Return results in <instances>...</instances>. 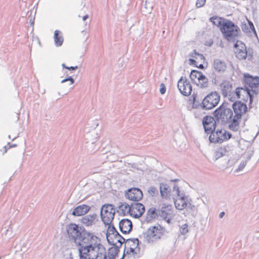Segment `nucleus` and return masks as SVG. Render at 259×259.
I'll list each match as a JSON object with an SVG mask.
<instances>
[{
	"mask_svg": "<svg viewBox=\"0 0 259 259\" xmlns=\"http://www.w3.org/2000/svg\"><path fill=\"white\" fill-rule=\"evenodd\" d=\"M67 233L78 247L80 259H107L106 248L94 233L86 230L80 232L78 226L72 224L69 226Z\"/></svg>",
	"mask_w": 259,
	"mask_h": 259,
	"instance_id": "obj_1",
	"label": "nucleus"
},
{
	"mask_svg": "<svg viewBox=\"0 0 259 259\" xmlns=\"http://www.w3.org/2000/svg\"><path fill=\"white\" fill-rule=\"evenodd\" d=\"M112 167L115 168L114 173L121 175L120 176H133L132 174H138L143 176H157L156 173L158 171L149 168L145 162L130 163L125 161H118L114 164Z\"/></svg>",
	"mask_w": 259,
	"mask_h": 259,
	"instance_id": "obj_2",
	"label": "nucleus"
},
{
	"mask_svg": "<svg viewBox=\"0 0 259 259\" xmlns=\"http://www.w3.org/2000/svg\"><path fill=\"white\" fill-rule=\"evenodd\" d=\"M170 185H172L173 200L176 208L181 210L186 209L194 211L196 207L192 203L191 198L189 195H186L180 191L179 179H174L170 181Z\"/></svg>",
	"mask_w": 259,
	"mask_h": 259,
	"instance_id": "obj_3",
	"label": "nucleus"
},
{
	"mask_svg": "<svg viewBox=\"0 0 259 259\" xmlns=\"http://www.w3.org/2000/svg\"><path fill=\"white\" fill-rule=\"evenodd\" d=\"M233 118L232 123L229 125L230 130L237 132L240 128V123L242 117L245 114L247 111L246 105L241 101L235 102L232 105Z\"/></svg>",
	"mask_w": 259,
	"mask_h": 259,
	"instance_id": "obj_4",
	"label": "nucleus"
},
{
	"mask_svg": "<svg viewBox=\"0 0 259 259\" xmlns=\"http://www.w3.org/2000/svg\"><path fill=\"white\" fill-rule=\"evenodd\" d=\"M220 30L224 38L229 41H234L240 31L239 27L230 20L224 21Z\"/></svg>",
	"mask_w": 259,
	"mask_h": 259,
	"instance_id": "obj_5",
	"label": "nucleus"
},
{
	"mask_svg": "<svg viewBox=\"0 0 259 259\" xmlns=\"http://www.w3.org/2000/svg\"><path fill=\"white\" fill-rule=\"evenodd\" d=\"M213 115L216 120L222 123H232L233 117V111L230 108H227L225 106L221 105L213 112Z\"/></svg>",
	"mask_w": 259,
	"mask_h": 259,
	"instance_id": "obj_6",
	"label": "nucleus"
},
{
	"mask_svg": "<svg viewBox=\"0 0 259 259\" xmlns=\"http://www.w3.org/2000/svg\"><path fill=\"white\" fill-rule=\"evenodd\" d=\"M213 72L211 75V82L213 84L217 85L220 81V77L217 76L215 73L219 74L224 73L227 69L226 63L220 59H214L212 64Z\"/></svg>",
	"mask_w": 259,
	"mask_h": 259,
	"instance_id": "obj_7",
	"label": "nucleus"
},
{
	"mask_svg": "<svg viewBox=\"0 0 259 259\" xmlns=\"http://www.w3.org/2000/svg\"><path fill=\"white\" fill-rule=\"evenodd\" d=\"M144 241L149 244H153L161 239L163 235L162 228L160 226L150 227L143 234Z\"/></svg>",
	"mask_w": 259,
	"mask_h": 259,
	"instance_id": "obj_8",
	"label": "nucleus"
},
{
	"mask_svg": "<svg viewBox=\"0 0 259 259\" xmlns=\"http://www.w3.org/2000/svg\"><path fill=\"white\" fill-rule=\"evenodd\" d=\"M106 238L109 244L117 247H120L125 241V239L119 234L115 228L111 225L108 227Z\"/></svg>",
	"mask_w": 259,
	"mask_h": 259,
	"instance_id": "obj_9",
	"label": "nucleus"
},
{
	"mask_svg": "<svg viewBox=\"0 0 259 259\" xmlns=\"http://www.w3.org/2000/svg\"><path fill=\"white\" fill-rule=\"evenodd\" d=\"M220 100V96L217 92H212L202 100L200 106L204 110H210L214 108Z\"/></svg>",
	"mask_w": 259,
	"mask_h": 259,
	"instance_id": "obj_10",
	"label": "nucleus"
},
{
	"mask_svg": "<svg viewBox=\"0 0 259 259\" xmlns=\"http://www.w3.org/2000/svg\"><path fill=\"white\" fill-rule=\"evenodd\" d=\"M115 209L112 204H104L101 209L100 215L103 223L106 225H111L115 215Z\"/></svg>",
	"mask_w": 259,
	"mask_h": 259,
	"instance_id": "obj_11",
	"label": "nucleus"
},
{
	"mask_svg": "<svg viewBox=\"0 0 259 259\" xmlns=\"http://www.w3.org/2000/svg\"><path fill=\"white\" fill-rule=\"evenodd\" d=\"M234 101L236 99H241L244 101L247 102L249 99L250 104L251 105L253 102V95L250 89L248 88L245 89L239 87L236 89L234 93Z\"/></svg>",
	"mask_w": 259,
	"mask_h": 259,
	"instance_id": "obj_12",
	"label": "nucleus"
},
{
	"mask_svg": "<svg viewBox=\"0 0 259 259\" xmlns=\"http://www.w3.org/2000/svg\"><path fill=\"white\" fill-rule=\"evenodd\" d=\"M172 209L171 204H163L160 209H157L158 215L168 223H170L174 215Z\"/></svg>",
	"mask_w": 259,
	"mask_h": 259,
	"instance_id": "obj_13",
	"label": "nucleus"
},
{
	"mask_svg": "<svg viewBox=\"0 0 259 259\" xmlns=\"http://www.w3.org/2000/svg\"><path fill=\"white\" fill-rule=\"evenodd\" d=\"M220 90L224 97H229L231 101H234L235 92L232 91V83L227 80H224L220 84Z\"/></svg>",
	"mask_w": 259,
	"mask_h": 259,
	"instance_id": "obj_14",
	"label": "nucleus"
},
{
	"mask_svg": "<svg viewBox=\"0 0 259 259\" xmlns=\"http://www.w3.org/2000/svg\"><path fill=\"white\" fill-rule=\"evenodd\" d=\"M243 81L251 88L250 91L253 94L255 95L258 94L259 90L257 88L259 86V77H252L249 74L244 75Z\"/></svg>",
	"mask_w": 259,
	"mask_h": 259,
	"instance_id": "obj_15",
	"label": "nucleus"
},
{
	"mask_svg": "<svg viewBox=\"0 0 259 259\" xmlns=\"http://www.w3.org/2000/svg\"><path fill=\"white\" fill-rule=\"evenodd\" d=\"M234 54L239 60H244L247 55H250V53L247 52L245 44L241 41H237L234 45Z\"/></svg>",
	"mask_w": 259,
	"mask_h": 259,
	"instance_id": "obj_16",
	"label": "nucleus"
},
{
	"mask_svg": "<svg viewBox=\"0 0 259 259\" xmlns=\"http://www.w3.org/2000/svg\"><path fill=\"white\" fill-rule=\"evenodd\" d=\"M178 88L181 93L185 96L190 95L192 91V85L186 77H181L178 82Z\"/></svg>",
	"mask_w": 259,
	"mask_h": 259,
	"instance_id": "obj_17",
	"label": "nucleus"
},
{
	"mask_svg": "<svg viewBox=\"0 0 259 259\" xmlns=\"http://www.w3.org/2000/svg\"><path fill=\"white\" fill-rule=\"evenodd\" d=\"M125 194L127 199L134 201H140L142 199L143 196L142 191L137 188H133L128 189L125 192Z\"/></svg>",
	"mask_w": 259,
	"mask_h": 259,
	"instance_id": "obj_18",
	"label": "nucleus"
},
{
	"mask_svg": "<svg viewBox=\"0 0 259 259\" xmlns=\"http://www.w3.org/2000/svg\"><path fill=\"white\" fill-rule=\"evenodd\" d=\"M202 124L205 132L208 134L215 130L216 122L214 118L211 116H206L202 120Z\"/></svg>",
	"mask_w": 259,
	"mask_h": 259,
	"instance_id": "obj_19",
	"label": "nucleus"
},
{
	"mask_svg": "<svg viewBox=\"0 0 259 259\" xmlns=\"http://www.w3.org/2000/svg\"><path fill=\"white\" fill-rule=\"evenodd\" d=\"M130 215L135 218L141 217L145 211L144 206L140 203L131 204Z\"/></svg>",
	"mask_w": 259,
	"mask_h": 259,
	"instance_id": "obj_20",
	"label": "nucleus"
},
{
	"mask_svg": "<svg viewBox=\"0 0 259 259\" xmlns=\"http://www.w3.org/2000/svg\"><path fill=\"white\" fill-rule=\"evenodd\" d=\"M98 221V215L95 213L86 215L81 219V223L86 227L95 225Z\"/></svg>",
	"mask_w": 259,
	"mask_h": 259,
	"instance_id": "obj_21",
	"label": "nucleus"
},
{
	"mask_svg": "<svg viewBox=\"0 0 259 259\" xmlns=\"http://www.w3.org/2000/svg\"><path fill=\"white\" fill-rule=\"evenodd\" d=\"M124 247L127 249H131L130 251H135V254H137L139 251V240L137 238L128 239L125 240Z\"/></svg>",
	"mask_w": 259,
	"mask_h": 259,
	"instance_id": "obj_22",
	"label": "nucleus"
},
{
	"mask_svg": "<svg viewBox=\"0 0 259 259\" xmlns=\"http://www.w3.org/2000/svg\"><path fill=\"white\" fill-rule=\"evenodd\" d=\"M120 231L123 234L129 233L132 230L133 224L131 220L124 219L119 223Z\"/></svg>",
	"mask_w": 259,
	"mask_h": 259,
	"instance_id": "obj_23",
	"label": "nucleus"
},
{
	"mask_svg": "<svg viewBox=\"0 0 259 259\" xmlns=\"http://www.w3.org/2000/svg\"><path fill=\"white\" fill-rule=\"evenodd\" d=\"M91 208L89 205L82 204L75 207L72 214L74 216H81L87 213L90 210Z\"/></svg>",
	"mask_w": 259,
	"mask_h": 259,
	"instance_id": "obj_24",
	"label": "nucleus"
},
{
	"mask_svg": "<svg viewBox=\"0 0 259 259\" xmlns=\"http://www.w3.org/2000/svg\"><path fill=\"white\" fill-rule=\"evenodd\" d=\"M170 186L167 184L161 183L160 185V193L161 197L166 199L170 198Z\"/></svg>",
	"mask_w": 259,
	"mask_h": 259,
	"instance_id": "obj_25",
	"label": "nucleus"
},
{
	"mask_svg": "<svg viewBox=\"0 0 259 259\" xmlns=\"http://www.w3.org/2000/svg\"><path fill=\"white\" fill-rule=\"evenodd\" d=\"M131 205L126 202H120L118 206V212L124 215H130Z\"/></svg>",
	"mask_w": 259,
	"mask_h": 259,
	"instance_id": "obj_26",
	"label": "nucleus"
},
{
	"mask_svg": "<svg viewBox=\"0 0 259 259\" xmlns=\"http://www.w3.org/2000/svg\"><path fill=\"white\" fill-rule=\"evenodd\" d=\"M216 132L217 135L220 139V143L223 142L224 140L230 139L232 137L231 133L224 130H218Z\"/></svg>",
	"mask_w": 259,
	"mask_h": 259,
	"instance_id": "obj_27",
	"label": "nucleus"
},
{
	"mask_svg": "<svg viewBox=\"0 0 259 259\" xmlns=\"http://www.w3.org/2000/svg\"><path fill=\"white\" fill-rule=\"evenodd\" d=\"M54 38L55 44L57 47H60L62 46L64 41V39L62 32L58 30L55 31Z\"/></svg>",
	"mask_w": 259,
	"mask_h": 259,
	"instance_id": "obj_28",
	"label": "nucleus"
},
{
	"mask_svg": "<svg viewBox=\"0 0 259 259\" xmlns=\"http://www.w3.org/2000/svg\"><path fill=\"white\" fill-rule=\"evenodd\" d=\"M20 110H19L18 112L11 113L9 114L8 117V120L10 123H16L20 118Z\"/></svg>",
	"mask_w": 259,
	"mask_h": 259,
	"instance_id": "obj_29",
	"label": "nucleus"
},
{
	"mask_svg": "<svg viewBox=\"0 0 259 259\" xmlns=\"http://www.w3.org/2000/svg\"><path fill=\"white\" fill-rule=\"evenodd\" d=\"M195 84L200 88L204 89L208 87V81L206 77L202 74Z\"/></svg>",
	"mask_w": 259,
	"mask_h": 259,
	"instance_id": "obj_30",
	"label": "nucleus"
},
{
	"mask_svg": "<svg viewBox=\"0 0 259 259\" xmlns=\"http://www.w3.org/2000/svg\"><path fill=\"white\" fill-rule=\"evenodd\" d=\"M98 138L97 133L95 132H91L85 135L86 143L91 142H97Z\"/></svg>",
	"mask_w": 259,
	"mask_h": 259,
	"instance_id": "obj_31",
	"label": "nucleus"
},
{
	"mask_svg": "<svg viewBox=\"0 0 259 259\" xmlns=\"http://www.w3.org/2000/svg\"><path fill=\"white\" fill-rule=\"evenodd\" d=\"M226 20H227L222 18H219L217 16H213L209 19V21L212 22V24L220 28L223 27V24H224V21Z\"/></svg>",
	"mask_w": 259,
	"mask_h": 259,
	"instance_id": "obj_32",
	"label": "nucleus"
},
{
	"mask_svg": "<svg viewBox=\"0 0 259 259\" xmlns=\"http://www.w3.org/2000/svg\"><path fill=\"white\" fill-rule=\"evenodd\" d=\"M86 144L88 151L91 154L94 153L99 149V146L96 144V142L87 143Z\"/></svg>",
	"mask_w": 259,
	"mask_h": 259,
	"instance_id": "obj_33",
	"label": "nucleus"
},
{
	"mask_svg": "<svg viewBox=\"0 0 259 259\" xmlns=\"http://www.w3.org/2000/svg\"><path fill=\"white\" fill-rule=\"evenodd\" d=\"M202 74L201 71L193 70L191 71L190 77L193 82L196 83Z\"/></svg>",
	"mask_w": 259,
	"mask_h": 259,
	"instance_id": "obj_34",
	"label": "nucleus"
},
{
	"mask_svg": "<svg viewBox=\"0 0 259 259\" xmlns=\"http://www.w3.org/2000/svg\"><path fill=\"white\" fill-rule=\"evenodd\" d=\"M119 248L116 246L110 247L108 249L107 258L108 259H114L119 251Z\"/></svg>",
	"mask_w": 259,
	"mask_h": 259,
	"instance_id": "obj_35",
	"label": "nucleus"
},
{
	"mask_svg": "<svg viewBox=\"0 0 259 259\" xmlns=\"http://www.w3.org/2000/svg\"><path fill=\"white\" fill-rule=\"evenodd\" d=\"M153 9V3L145 1L144 6L142 7V11L145 13L150 14Z\"/></svg>",
	"mask_w": 259,
	"mask_h": 259,
	"instance_id": "obj_36",
	"label": "nucleus"
},
{
	"mask_svg": "<svg viewBox=\"0 0 259 259\" xmlns=\"http://www.w3.org/2000/svg\"><path fill=\"white\" fill-rule=\"evenodd\" d=\"M210 135L209 137V140L211 143H220V139L217 135V132L213 131L209 133Z\"/></svg>",
	"mask_w": 259,
	"mask_h": 259,
	"instance_id": "obj_37",
	"label": "nucleus"
},
{
	"mask_svg": "<svg viewBox=\"0 0 259 259\" xmlns=\"http://www.w3.org/2000/svg\"><path fill=\"white\" fill-rule=\"evenodd\" d=\"M226 151L225 148H220L217 151H216L214 153V159L215 160H217L218 159L221 158L223 156L225 155L226 154Z\"/></svg>",
	"mask_w": 259,
	"mask_h": 259,
	"instance_id": "obj_38",
	"label": "nucleus"
},
{
	"mask_svg": "<svg viewBox=\"0 0 259 259\" xmlns=\"http://www.w3.org/2000/svg\"><path fill=\"white\" fill-rule=\"evenodd\" d=\"M147 214L151 219L156 218V217H159L157 213V209L154 208H150L148 210Z\"/></svg>",
	"mask_w": 259,
	"mask_h": 259,
	"instance_id": "obj_39",
	"label": "nucleus"
},
{
	"mask_svg": "<svg viewBox=\"0 0 259 259\" xmlns=\"http://www.w3.org/2000/svg\"><path fill=\"white\" fill-rule=\"evenodd\" d=\"M131 249H127L124 247V250L123 252V257L127 256L128 258H130V256H133L134 257H135V255L137 254H135V251H130Z\"/></svg>",
	"mask_w": 259,
	"mask_h": 259,
	"instance_id": "obj_40",
	"label": "nucleus"
},
{
	"mask_svg": "<svg viewBox=\"0 0 259 259\" xmlns=\"http://www.w3.org/2000/svg\"><path fill=\"white\" fill-rule=\"evenodd\" d=\"M106 157L108 161L110 162L115 161L117 159V156L115 154H112L111 153H107Z\"/></svg>",
	"mask_w": 259,
	"mask_h": 259,
	"instance_id": "obj_41",
	"label": "nucleus"
},
{
	"mask_svg": "<svg viewBox=\"0 0 259 259\" xmlns=\"http://www.w3.org/2000/svg\"><path fill=\"white\" fill-rule=\"evenodd\" d=\"M72 253L70 250L66 249L63 254L62 259H72Z\"/></svg>",
	"mask_w": 259,
	"mask_h": 259,
	"instance_id": "obj_42",
	"label": "nucleus"
},
{
	"mask_svg": "<svg viewBox=\"0 0 259 259\" xmlns=\"http://www.w3.org/2000/svg\"><path fill=\"white\" fill-rule=\"evenodd\" d=\"M180 231L182 234L185 235L188 232V225L185 224L180 227Z\"/></svg>",
	"mask_w": 259,
	"mask_h": 259,
	"instance_id": "obj_43",
	"label": "nucleus"
},
{
	"mask_svg": "<svg viewBox=\"0 0 259 259\" xmlns=\"http://www.w3.org/2000/svg\"><path fill=\"white\" fill-rule=\"evenodd\" d=\"M148 191L149 193L152 196H154L158 194V190L155 187H150Z\"/></svg>",
	"mask_w": 259,
	"mask_h": 259,
	"instance_id": "obj_44",
	"label": "nucleus"
},
{
	"mask_svg": "<svg viewBox=\"0 0 259 259\" xmlns=\"http://www.w3.org/2000/svg\"><path fill=\"white\" fill-rule=\"evenodd\" d=\"M70 81V84L72 85L74 83V80L71 76H69L68 77L63 79L61 81V83H64L66 81Z\"/></svg>",
	"mask_w": 259,
	"mask_h": 259,
	"instance_id": "obj_45",
	"label": "nucleus"
},
{
	"mask_svg": "<svg viewBox=\"0 0 259 259\" xmlns=\"http://www.w3.org/2000/svg\"><path fill=\"white\" fill-rule=\"evenodd\" d=\"M206 0H197L196 3V6L197 8H200L203 6L205 3Z\"/></svg>",
	"mask_w": 259,
	"mask_h": 259,
	"instance_id": "obj_46",
	"label": "nucleus"
},
{
	"mask_svg": "<svg viewBox=\"0 0 259 259\" xmlns=\"http://www.w3.org/2000/svg\"><path fill=\"white\" fill-rule=\"evenodd\" d=\"M166 92V88L163 83L160 84V92L161 94H165Z\"/></svg>",
	"mask_w": 259,
	"mask_h": 259,
	"instance_id": "obj_47",
	"label": "nucleus"
},
{
	"mask_svg": "<svg viewBox=\"0 0 259 259\" xmlns=\"http://www.w3.org/2000/svg\"><path fill=\"white\" fill-rule=\"evenodd\" d=\"M194 54L195 55L198 56L200 59H204V57L202 54L196 53V51H194Z\"/></svg>",
	"mask_w": 259,
	"mask_h": 259,
	"instance_id": "obj_48",
	"label": "nucleus"
},
{
	"mask_svg": "<svg viewBox=\"0 0 259 259\" xmlns=\"http://www.w3.org/2000/svg\"><path fill=\"white\" fill-rule=\"evenodd\" d=\"M189 62H190V64H193V65H195L196 66H197V62L195 60L192 59H190Z\"/></svg>",
	"mask_w": 259,
	"mask_h": 259,
	"instance_id": "obj_49",
	"label": "nucleus"
},
{
	"mask_svg": "<svg viewBox=\"0 0 259 259\" xmlns=\"http://www.w3.org/2000/svg\"><path fill=\"white\" fill-rule=\"evenodd\" d=\"M78 68V66H71V67H68L67 69L69 70H75Z\"/></svg>",
	"mask_w": 259,
	"mask_h": 259,
	"instance_id": "obj_50",
	"label": "nucleus"
},
{
	"mask_svg": "<svg viewBox=\"0 0 259 259\" xmlns=\"http://www.w3.org/2000/svg\"><path fill=\"white\" fill-rule=\"evenodd\" d=\"M249 25H250V28L255 32V28L254 27V25L253 24V23L251 22H249Z\"/></svg>",
	"mask_w": 259,
	"mask_h": 259,
	"instance_id": "obj_51",
	"label": "nucleus"
},
{
	"mask_svg": "<svg viewBox=\"0 0 259 259\" xmlns=\"http://www.w3.org/2000/svg\"><path fill=\"white\" fill-rule=\"evenodd\" d=\"M224 215H225V212H221L220 213V214H219V217H220V218H223V217H224Z\"/></svg>",
	"mask_w": 259,
	"mask_h": 259,
	"instance_id": "obj_52",
	"label": "nucleus"
},
{
	"mask_svg": "<svg viewBox=\"0 0 259 259\" xmlns=\"http://www.w3.org/2000/svg\"><path fill=\"white\" fill-rule=\"evenodd\" d=\"M89 18V15H85V16H84L83 17H82V20L83 21H85L86 19H87L88 18Z\"/></svg>",
	"mask_w": 259,
	"mask_h": 259,
	"instance_id": "obj_53",
	"label": "nucleus"
},
{
	"mask_svg": "<svg viewBox=\"0 0 259 259\" xmlns=\"http://www.w3.org/2000/svg\"><path fill=\"white\" fill-rule=\"evenodd\" d=\"M197 67H198V68H199L200 69H203L204 68V66L202 64H200L199 65V66H197Z\"/></svg>",
	"mask_w": 259,
	"mask_h": 259,
	"instance_id": "obj_54",
	"label": "nucleus"
},
{
	"mask_svg": "<svg viewBox=\"0 0 259 259\" xmlns=\"http://www.w3.org/2000/svg\"><path fill=\"white\" fill-rule=\"evenodd\" d=\"M62 67H63L64 68L67 69V68H68V67H67V66H66L65 65V64H64V63H63V64H62Z\"/></svg>",
	"mask_w": 259,
	"mask_h": 259,
	"instance_id": "obj_55",
	"label": "nucleus"
},
{
	"mask_svg": "<svg viewBox=\"0 0 259 259\" xmlns=\"http://www.w3.org/2000/svg\"><path fill=\"white\" fill-rule=\"evenodd\" d=\"M4 148L5 149V152H7V149L6 146H5V147H4Z\"/></svg>",
	"mask_w": 259,
	"mask_h": 259,
	"instance_id": "obj_56",
	"label": "nucleus"
},
{
	"mask_svg": "<svg viewBox=\"0 0 259 259\" xmlns=\"http://www.w3.org/2000/svg\"><path fill=\"white\" fill-rule=\"evenodd\" d=\"M155 162H156L157 164H158V165L159 164L158 162L157 161H155Z\"/></svg>",
	"mask_w": 259,
	"mask_h": 259,
	"instance_id": "obj_57",
	"label": "nucleus"
},
{
	"mask_svg": "<svg viewBox=\"0 0 259 259\" xmlns=\"http://www.w3.org/2000/svg\"><path fill=\"white\" fill-rule=\"evenodd\" d=\"M31 24H33V22L31 21Z\"/></svg>",
	"mask_w": 259,
	"mask_h": 259,
	"instance_id": "obj_58",
	"label": "nucleus"
},
{
	"mask_svg": "<svg viewBox=\"0 0 259 259\" xmlns=\"http://www.w3.org/2000/svg\"><path fill=\"white\" fill-rule=\"evenodd\" d=\"M31 24H33V22L31 21Z\"/></svg>",
	"mask_w": 259,
	"mask_h": 259,
	"instance_id": "obj_59",
	"label": "nucleus"
},
{
	"mask_svg": "<svg viewBox=\"0 0 259 259\" xmlns=\"http://www.w3.org/2000/svg\"><path fill=\"white\" fill-rule=\"evenodd\" d=\"M123 257H123V256H122V257L121 258H120V259H123Z\"/></svg>",
	"mask_w": 259,
	"mask_h": 259,
	"instance_id": "obj_60",
	"label": "nucleus"
}]
</instances>
